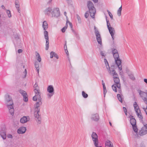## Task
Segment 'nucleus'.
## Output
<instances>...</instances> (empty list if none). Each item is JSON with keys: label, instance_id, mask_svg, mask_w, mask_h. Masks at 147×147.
<instances>
[{"label": "nucleus", "instance_id": "obj_37", "mask_svg": "<svg viewBox=\"0 0 147 147\" xmlns=\"http://www.w3.org/2000/svg\"><path fill=\"white\" fill-rule=\"evenodd\" d=\"M15 5L16 7V8L18 12L19 13H20L21 12V11L20 10V8H19L20 6V5L19 4H16H16H15Z\"/></svg>", "mask_w": 147, "mask_h": 147}, {"label": "nucleus", "instance_id": "obj_30", "mask_svg": "<svg viewBox=\"0 0 147 147\" xmlns=\"http://www.w3.org/2000/svg\"><path fill=\"white\" fill-rule=\"evenodd\" d=\"M134 131L136 134L138 132V129L137 127L136 124L132 125Z\"/></svg>", "mask_w": 147, "mask_h": 147}, {"label": "nucleus", "instance_id": "obj_19", "mask_svg": "<svg viewBox=\"0 0 147 147\" xmlns=\"http://www.w3.org/2000/svg\"><path fill=\"white\" fill-rule=\"evenodd\" d=\"M135 111L138 117L140 119H141L142 122H143L142 120L143 117L141 113V111Z\"/></svg>", "mask_w": 147, "mask_h": 147}, {"label": "nucleus", "instance_id": "obj_62", "mask_svg": "<svg viewBox=\"0 0 147 147\" xmlns=\"http://www.w3.org/2000/svg\"><path fill=\"white\" fill-rule=\"evenodd\" d=\"M19 3V1L18 0H15V4H16H16H18Z\"/></svg>", "mask_w": 147, "mask_h": 147}, {"label": "nucleus", "instance_id": "obj_52", "mask_svg": "<svg viewBox=\"0 0 147 147\" xmlns=\"http://www.w3.org/2000/svg\"><path fill=\"white\" fill-rule=\"evenodd\" d=\"M68 23H69V24L71 30H73V25H72V23L69 21L68 22Z\"/></svg>", "mask_w": 147, "mask_h": 147}, {"label": "nucleus", "instance_id": "obj_63", "mask_svg": "<svg viewBox=\"0 0 147 147\" xmlns=\"http://www.w3.org/2000/svg\"><path fill=\"white\" fill-rule=\"evenodd\" d=\"M100 54L102 56H104V53L102 51H101L100 53Z\"/></svg>", "mask_w": 147, "mask_h": 147}, {"label": "nucleus", "instance_id": "obj_54", "mask_svg": "<svg viewBox=\"0 0 147 147\" xmlns=\"http://www.w3.org/2000/svg\"><path fill=\"white\" fill-rule=\"evenodd\" d=\"M9 113L12 116L14 115V111H9Z\"/></svg>", "mask_w": 147, "mask_h": 147}, {"label": "nucleus", "instance_id": "obj_2", "mask_svg": "<svg viewBox=\"0 0 147 147\" xmlns=\"http://www.w3.org/2000/svg\"><path fill=\"white\" fill-rule=\"evenodd\" d=\"M113 57L114 58L115 62L118 67L119 70H122V66L121 65V61L119 58V56L118 53L113 54Z\"/></svg>", "mask_w": 147, "mask_h": 147}, {"label": "nucleus", "instance_id": "obj_8", "mask_svg": "<svg viewBox=\"0 0 147 147\" xmlns=\"http://www.w3.org/2000/svg\"><path fill=\"white\" fill-rule=\"evenodd\" d=\"M107 26L108 29L111 36L112 39L113 40L114 38V34L115 32V30L111 26L110 24H109V25H107Z\"/></svg>", "mask_w": 147, "mask_h": 147}, {"label": "nucleus", "instance_id": "obj_1", "mask_svg": "<svg viewBox=\"0 0 147 147\" xmlns=\"http://www.w3.org/2000/svg\"><path fill=\"white\" fill-rule=\"evenodd\" d=\"M87 6L89 9L90 16L92 18H94L96 10L93 4L91 1H88L87 3Z\"/></svg>", "mask_w": 147, "mask_h": 147}, {"label": "nucleus", "instance_id": "obj_42", "mask_svg": "<svg viewBox=\"0 0 147 147\" xmlns=\"http://www.w3.org/2000/svg\"><path fill=\"white\" fill-rule=\"evenodd\" d=\"M77 18L78 19V21L79 23L81 24V20L80 17L79 15L77 14L76 15Z\"/></svg>", "mask_w": 147, "mask_h": 147}, {"label": "nucleus", "instance_id": "obj_5", "mask_svg": "<svg viewBox=\"0 0 147 147\" xmlns=\"http://www.w3.org/2000/svg\"><path fill=\"white\" fill-rule=\"evenodd\" d=\"M40 111H35L34 112V115L36 122L38 124L41 123V115L39 114Z\"/></svg>", "mask_w": 147, "mask_h": 147}, {"label": "nucleus", "instance_id": "obj_10", "mask_svg": "<svg viewBox=\"0 0 147 147\" xmlns=\"http://www.w3.org/2000/svg\"><path fill=\"white\" fill-rule=\"evenodd\" d=\"M40 91L38 92H35V95L33 97V100L34 101H36L37 100L40 102L41 101V98L40 96Z\"/></svg>", "mask_w": 147, "mask_h": 147}, {"label": "nucleus", "instance_id": "obj_15", "mask_svg": "<svg viewBox=\"0 0 147 147\" xmlns=\"http://www.w3.org/2000/svg\"><path fill=\"white\" fill-rule=\"evenodd\" d=\"M26 130V128L25 127H21L17 130V132L19 134H23L24 133Z\"/></svg>", "mask_w": 147, "mask_h": 147}, {"label": "nucleus", "instance_id": "obj_48", "mask_svg": "<svg viewBox=\"0 0 147 147\" xmlns=\"http://www.w3.org/2000/svg\"><path fill=\"white\" fill-rule=\"evenodd\" d=\"M111 72H112V74H113V76H114V75H115V74H117L115 70L113 69L111 70Z\"/></svg>", "mask_w": 147, "mask_h": 147}, {"label": "nucleus", "instance_id": "obj_21", "mask_svg": "<svg viewBox=\"0 0 147 147\" xmlns=\"http://www.w3.org/2000/svg\"><path fill=\"white\" fill-rule=\"evenodd\" d=\"M7 105V107L8 108L9 110L11 109H13V108L14 107L13 103V104L12 103H6Z\"/></svg>", "mask_w": 147, "mask_h": 147}, {"label": "nucleus", "instance_id": "obj_17", "mask_svg": "<svg viewBox=\"0 0 147 147\" xmlns=\"http://www.w3.org/2000/svg\"><path fill=\"white\" fill-rule=\"evenodd\" d=\"M104 61L105 63V65L106 66L107 68V70L108 71V72L109 73H111V71L110 69V68L109 64V63L107 60V59L105 58L104 59Z\"/></svg>", "mask_w": 147, "mask_h": 147}, {"label": "nucleus", "instance_id": "obj_55", "mask_svg": "<svg viewBox=\"0 0 147 147\" xmlns=\"http://www.w3.org/2000/svg\"><path fill=\"white\" fill-rule=\"evenodd\" d=\"M64 49H67V41H65V45L64 46Z\"/></svg>", "mask_w": 147, "mask_h": 147}, {"label": "nucleus", "instance_id": "obj_12", "mask_svg": "<svg viewBox=\"0 0 147 147\" xmlns=\"http://www.w3.org/2000/svg\"><path fill=\"white\" fill-rule=\"evenodd\" d=\"M30 120L29 116H24L20 119V121L22 123H24L29 121Z\"/></svg>", "mask_w": 147, "mask_h": 147}, {"label": "nucleus", "instance_id": "obj_20", "mask_svg": "<svg viewBox=\"0 0 147 147\" xmlns=\"http://www.w3.org/2000/svg\"><path fill=\"white\" fill-rule=\"evenodd\" d=\"M48 24L46 21H44L43 22L42 25V28L44 30L47 29L48 27Z\"/></svg>", "mask_w": 147, "mask_h": 147}, {"label": "nucleus", "instance_id": "obj_18", "mask_svg": "<svg viewBox=\"0 0 147 147\" xmlns=\"http://www.w3.org/2000/svg\"><path fill=\"white\" fill-rule=\"evenodd\" d=\"M105 147H113L112 143L110 140H108L105 143Z\"/></svg>", "mask_w": 147, "mask_h": 147}, {"label": "nucleus", "instance_id": "obj_29", "mask_svg": "<svg viewBox=\"0 0 147 147\" xmlns=\"http://www.w3.org/2000/svg\"><path fill=\"white\" fill-rule=\"evenodd\" d=\"M44 34L45 36V38L46 40H49L48 36V33L47 31L45 30L44 32Z\"/></svg>", "mask_w": 147, "mask_h": 147}, {"label": "nucleus", "instance_id": "obj_3", "mask_svg": "<svg viewBox=\"0 0 147 147\" xmlns=\"http://www.w3.org/2000/svg\"><path fill=\"white\" fill-rule=\"evenodd\" d=\"M94 33L96 36V38L98 43L100 45L102 44V39L98 31V29L95 26H94Z\"/></svg>", "mask_w": 147, "mask_h": 147}, {"label": "nucleus", "instance_id": "obj_22", "mask_svg": "<svg viewBox=\"0 0 147 147\" xmlns=\"http://www.w3.org/2000/svg\"><path fill=\"white\" fill-rule=\"evenodd\" d=\"M33 87L34 88V91L35 92H38L40 91L39 90V87L38 86V85L36 83V82L34 85Z\"/></svg>", "mask_w": 147, "mask_h": 147}, {"label": "nucleus", "instance_id": "obj_24", "mask_svg": "<svg viewBox=\"0 0 147 147\" xmlns=\"http://www.w3.org/2000/svg\"><path fill=\"white\" fill-rule=\"evenodd\" d=\"M42 102L40 101L37 102L34 105V107L35 108V110L36 109V110H39L40 109L39 108V105L41 104Z\"/></svg>", "mask_w": 147, "mask_h": 147}, {"label": "nucleus", "instance_id": "obj_34", "mask_svg": "<svg viewBox=\"0 0 147 147\" xmlns=\"http://www.w3.org/2000/svg\"><path fill=\"white\" fill-rule=\"evenodd\" d=\"M117 97L119 101L121 103H122L123 102L122 98L121 95L119 94H117Z\"/></svg>", "mask_w": 147, "mask_h": 147}, {"label": "nucleus", "instance_id": "obj_13", "mask_svg": "<svg viewBox=\"0 0 147 147\" xmlns=\"http://www.w3.org/2000/svg\"><path fill=\"white\" fill-rule=\"evenodd\" d=\"M130 118V122L131 125L136 124V120L132 114L129 113V116L128 117Z\"/></svg>", "mask_w": 147, "mask_h": 147}, {"label": "nucleus", "instance_id": "obj_40", "mask_svg": "<svg viewBox=\"0 0 147 147\" xmlns=\"http://www.w3.org/2000/svg\"><path fill=\"white\" fill-rule=\"evenodd\" d=\"M114 81L115 84L120 82V80L119 78H114Z\"/></svg>", "mask_w": 147, "mask_h": 147}, {"label": "nucleus", "instance_id": "obj_27", "mask_svg": "<svg viewBox=\"0 0 147 147\" xmlns=\"http://www.w3.org/2000/svg\"><path fill=\"white\" fill-rule=\"evenodd\" d=\"M34 65L35 67L36 68L38 73V74L39 70V63L38 62H36L35 63Z\"/></svg>", "mask_w": 147, "mask_h": 147}, {"label": "nucleus", "instance_id": "obj_35", "mask_svg": "<svg viewBox=\"0 0 147 147\" xmlns=\"http://www.w3.org/2000/svg\"><path fill=\"white\" fill-rule=\"evenodd\" d=\"M103 88L104 96V97H105L106 94L107 92V90L106 87L104 84H103Z\"/></svg>", "mask_w": 147, "mask_h": 147}, {"label": "nucleus", "instance_id": "obj_33", "mask_svg": "<svg viewBox=\"0 0 147 147\" xmlns=\"http://www.w3.org/2000/svg\"><path fill=\"white\" fill-rule=\"evenodd\" d=\"M46 40V47H45V50H48L49 48V40Z\"/></svg>", "mask_w": 147, "mask_h": 147}, {"label": "nucleus", "instance_id": "obj_28", "mask_svg": "<svg viewBox=\"0 0 147 147\" xmlns=\"http://www.w3.org/2000/svg\"><path fill=\"white\" fill-rule=\"evenodd\" d=\"M135 110H138L139 109V107L136 102H135L133 104Z\"/></svg>", "mask_w": 147, "mask_h": 147}, {"label": "nucleus", "instance_id": "obj_59", "mask_svg": "<svg viewBox=\"0 0 147 147\" xmlns=\"http://www.w3.org/2000/svg\"><path fill=\"white\" fill-rule=\"evenodd\" d=\"M24 72L25 73V75L24 77L25 78L26 77L27 74V71L26 69H25L24 71Z\"/></svg>", "mask_w": 147, "mask_h": 147}, {"label": "nucleus", "instance_id": "obj_45", "mask_svg": "<svg viewBox=\"0 0 147 147\" xmlns=\"http://www.w3.org/2000/svg\"><path fill=\"white\" fill-rule=\"evenodd\" d=\"M116 86V87H117L118 89H120L121 88V84L119 83H118L114 84Z\"/></svg>", "mask_w": 147, "mask_h": 147}, {"label": "nucleus", "instance_id": "obj_25", "mask_svg": "<svg viewBox=\"0 0 147 147\" xmlns=\"http://www.w3.org/2000/svg\"><path fill=\"white\" fill-rule=\"evenodd\" d=\"M52 10L51 7H49L46 9L45 11L44 12L46 14L49 15L51 12Z\"/></svg>", "mask_w": 147, "mask_h": 147}, {"label": "nucleus", "instance_id": "obj_16", "mask_svg": "<svg viewBox=\"0 0 147 147\" xmlns=\"http://www.w3.org/2000/svg\"><path fill=\"white\" fill-rule=\"evenodd\" d=\"M91 119L95 121H98L99 119V117L98 113L92 115Z\"/></svg>", "mask_w": 147, "mask_h": 147}, {"label": "nucleus", "instance_id": "obj_39", "mask_svg": "<svg viewBox=\"0 0 147 147\" xmlns=\"http://www.w3.org/2000/svg\"><path fill=\"white\" fill-rule=\"evenodd\" d=\"M82 94L83 97L85 98H87L88 96V94H86L84 91H82Z\"/></svg>", "mask_w": 147, "mask_h": 147}, {"label": "nucleus", "instance_id": "obj_64", "mask_svg": "<svg viewBox=\"0 0 147 147\" xmlns=\"http://www.w3.org/2000/svg\"><path fill=\"white\" fill-rule=\"evenodd\" d=\"M144 82L147 84V79L145 78L144 80Z\"/></svg>", "mask_w": 147, "mask_h": 147}, {"label": "nucleus", "instance_id": "obj_56", "mask_svg": "<svg viewBox=\"0 0 147 147\" xmlns=\"http://www.w3.org/2000/svg\"><path fill=\"white\" fill-rule=\"evenodd\" d=\"M113 78H119L118 75L117 74H115V75H114L113 76Z\"/></svg>", "mask_w": 147, "mask_h": 147}, {"label": "nucleus", "instance_id": "obj_26", "mask_svg": "<svg viewBox=\"0 0 147 147\" xmlns=\"http://www.w3.org/2000/svg\"><path fill=\"white\" fill-rule=\"evenodd\" d=\"M19 93L22 94L23 96H24L25 95H27V94L26 92L20 89L19 90Z\"/></svg>", "mask_w": 147, "mask_h": 147}, {"label": "nucleus", "instance_id": "obj_6", "mask_svg": "<svg viewBox=\"0 0 147 147\" xmlns=\"http://www.w3.org/2000/svg\"><path fill=\"white\" fill-rule=\"evenodd\" d=\"M47 90L49 93L48 94L49 97L50 98L54 94V89L52 85H50L47 88Z\"/></svg>", "mask_w": 147, "mask_h": 147}, {"label": "nucleus", "instance_id": "obj_47", "mask_svg": "<svg viewBox=\"0 0 147 147\" xmlns=\"http://www.w3.org/2000/svg\"><path fill=\"white\" fill-rule=\"evenodd\" d=\"M89 16L88 13V11H86L85 13L84 16L85 18H87Z\"/></svg>", "mask_w": 147, "mask_h": 147}, {"label": "nucleus", "instance_id": "obj_50", "mask_svg": "<svg viewBox=\"0 0 147 147\" xmlns=\"http://www.w3.org/2000/svg\"><path fill=\"white\" fill-rule=\"evenodd\" d=\"M7 137L8 138L12 139L13 138V136L11 134H9L7 135Z\"/></svg>", "mask_w": 147, "mask_h": 147}, {"label": "nucleus", "instance_id": "obj_58", "mask_svg": "<svg viewBox=\"0 0 147 147\" xmlns=\"http://www.w3.org/2000/svg\"><path fill=\"white\" fill-rule=\"evenodd\" d=\"M22 52V50L21 49H19L18 50V53H20Z\"/></svg>", "mask_w": 147, "mask_h": 147}, {"label": "nucleus", "instance_id": "obj_7", "mask_svg": "<svg viewBox=\"0 0 147 147\" xmlns=\"http://www.w3.org/2000/svg\"><path fill=\"white\" fill-rule=\"evenodd\" d=\"M91 137L94 144L96 145V144L98 143V136L96 133L93 132L91 135Z\"/></svg>", "mask_w": 147, "mask_h": 147}, {"label": "nucleus", "instance_id": "obj_36", "mask_svg": "<svg viewBox=\"0 0 147 147\" xmlns=\"http://www.w3.org/2000/svg\"><path fill=\"white\" fill-rule=\"evenodd\" d=\"M129 76L130 78L132 80H135V78L134 77L133 74H129Z\"/></svg>", "mask_w": 147, "mask_h": 147}, {"label": "nucleus", "instance_id": "obj_60", "mask_svg": "<svg viewBox=\"0 0 147 147\" xmlns=\"http://www.w3.org/2000/svg\"><path fill=\"white\" fill-rule=\"evenodd\" d=\"M65 29L64 28H62L61 31L62 32H65Z\"/></svg>", "mask_w": 147, "mask_h": 147}, {"label": "nucleus", "instance_id": "obj_4", "mask_svg": "<svg viewBox=\"0 0 147 147\" xmlns=\"http://www.w3.org/2000/svg\"><path fill=\"white\" fill-rule=\"evenodd\" d=\"M142 123L144 126L142 128L141 130L140 131V136L145 135L147 134V124H145L144 122H142Z\"/></svg>", "mask_w": 147, "mask_h": 147}, {"label": "nucleus", "instance_id": "obj_44", "mask_svg": "<svg viewBox=\"0 0 147 147\" xmlns=\"http://www.w3.org/2000/svg\"><path fill=\"white\" fill-rule=\"evenodd\" d=\"M28 96L27 95H25L24 96H23V100H24L25 102H27L28 100Z\"/></svg>", "mask_w": 147, "mask_h": 147}, {"label": "nucleus", "instance_id": "obj_14", "mask_svg": "<svg viewBox=\"0 0 147 147\" xmlns=\"http://www.w3.org/2000/svg\"><path fill=\"white\" fill-rule=\"evenodd\" d=\"M0 135L3 140L6 139V131L5 128H3L0 131Z\"/></svg>", "mask_w": 147, "mask_h": 147}, {"label": "nucleus", "instance_id": "obj_51", "mask_svg": "<svg viewBox=\"0 0 147 147\" xmlns=\"http://www.w3.org/2000/svg\"><path fill=\"white\" fill-rule=\"evenodd\" d=\"M69 22V21L68 20H67V21H66V25H65V26L63 27L66 30L67 28V26H68V25H67V23H68V22Z\"/></svg>", "mask_w": 147, "mask_h": 147}, {"label": "nucleus", "instance_id": "obj_57", "mask_svg": "<svg viewBox=\"0 0 147 147\" xmlns=\"http://www.w3.org/2000/svg\"><path fill=\"white\" fill-rule=\"evenodd\" d=\"M98 143L96 144H94V145L96 147H102V146H98Z\"/></svg>", "mask_w": 147, "mask_h": 147}, {"label": "nucleus", "instance_id": "obj_31", "mask_svg": "<svg viewBox=\"0 0 147 147\" xmlns=\"http://www.w3.org/2000/svg\"><path fill=\"white\" fill-rule=\"evenodd\" d=\"M36 59L39 62H40L41 59L40 56L38 53H37V54L36 55Z\"/></svg>", "mask_w": 147, "mask_h": 147}, {"label": "nucleus", "instance_id": "obj_46", "mask_svg": "<svg viewBox=\"0 0 147 147\" xmlns=\"http://www.w3.org/2000/svg\"><path fill=\"white\" fill-rule=\"evenodd\" d=\"M107 11L108 13V14H109V15L110 16V18H111V19H113V16L112 15V14H111V13L110 12V11L108 10H107Z\"/></svg>", "mask_w": 147, "mask_h": 147}, {"label": "nucleus", "instance_id": "obj_11", "mask_svg": "<svg viewBox=\"0 0 147 147\" xmlns=\"http://www.w3.org/2000/svg\"><path fill=\"white\" fill-rule=\"evenodd\" d=\"M5 101L6 103L13 102L11 97L8 94H6L5 96Z\"/></svg>", "mask_w": 147, "mask_h": 147}, {"label": "nucleus", "instance_id": "obj_41", "mask_svg": "<svg viewBox=\"0 0 147 147\" xmlns=\"http://www.w3.org/2000/svg\"><path fill=\"white\" fill-rule=\"evenodd\" d=\"M6 12L8 17L10 18L11 17V15L10 11L9 10H6Z\"/></svg>", "mask_w": 147, "mask_h": 147}, {"label": "nucleus", "instance_id": "obj_32", "mask_svg": "<svg viewBox=\"0 0 147 147\" xmlns=\"http://www.w3.org/2000/svg\"><path fill=\"white\" fill-rule=\"evenodd\" d=\"M122 10V5L119 8L117 11V14L119 16L121 15V12Z\"/></svg>", "mask_w": 147, "mask_h": 147}, {"label": "nucleus", "instance_id": "obj_49", "mask_svg": "<svg viewBox=\"0 0 147 147\" xmlns=\"http://www.w3.org/2000/svg\"><path fill=\"white\" fill-rule=\"evenodd\" d=\"M127 111H124L125 115L126 116L128 115V117L129 116V113H130V112L129 113L128 112H127Z\"/></svg>", "mask_w": 147, "mask_h": 147}, {"label": "nucleus", "instance_id": "obj_23", "mask_svg": "<svg viewBox=\"0 0 147 147\" xmlns=\"http://www.w3.org/2000/svg\"><path fill=\"white\" fill-rule=\"evenodd\" d=\"M50 55V58H53L54 57H56L57 59L59 58V57L58 55L55 53L53 51H52L51 52Z\"/></svg>", "mask_w": 147, "mask_h": 147}, {"label": "nucleus", "instance_id": "obj_38", "mask_svg": "<svg viewBox=\"0 0 147 147\" xmlns=\"http://www.w3.org/2000/svg\"><path fill=\"white\" fill-rule=\"evenodd\" d=\"M111 50H112L113 54L118 53V51L116 49L114 48H111Z\"/></svg>", "mask_w": 147, "mask_h": 147}, {"label": "nucleus", "instance_id": "obj_43", "mask_svg": "<svg viewBox=\"0 0 147 147\" xmlns=\"http://www.w3.org/2000/svg\"><path fill=\"white\" fill-rule=\"evenodd\" d=\"M112 87L113 89V90L115 91V92H117V87H116V86H115V84H113L112 86Z\"/></svg>", "mask_w": 147, "mask_h": 147}, {"label": "nucleus", "instance_id": "obj_53", "mask_svg": "<svg viewBox=\"0 0 147 147\" xmlns=\"http://www.w3.org/2000/svg\"><path fill=\"white\" fill-rule=\"evenodd\" d=\"M106 18V21L107 23V25H109V24H110L109 22V20H108L107 19V16H105Z\"/></svg>", "mask_w": 147, "mask_h": 147}, {"label": "nucleus", "instance_id": "obj_9", "mask_svg": "<svg viewBox=\"0 0 147 147\" xmlns=\"http://www.w3.org/2000/svg\"><path fill=\"white\" fill-rule=\"evenodd\" d=\"M60 12L59 8H56L53 9L52 12V17H58L60 16Z\"/></svg>", "mask_w": 147, "mask_h": 147}, {"label": "nucleus", "instance_id": "obj_61", "mask_svg": "<svg viewBox=\"0 0 147 147\" xmlns=\"http://www.w3.org/2000/svg\"><path fill=\"white\" fill-rule=\"evenodd\" d=\"M65 52L66 54L67 55L69 54V53H68V50H67V49H65Z\"/></svg>", "mask_w": 147, "mask_h": 147}]
</instances>
